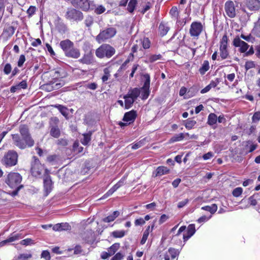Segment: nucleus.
Instances as JSON below:
<instances>
[{
    "label": "nucleus",
    "mask_w": 260,
    "mask_h": 260,
    "mask_svg": "<svg viewBox=\"0 0 260 260\" xmlns=\"http://www.w3.org/2000/svg\"><path fill=\"white\" fill-rule=\"evenodd\" d=\"M19 132L21 138L18 134L12 135L13 144L21 149L32 147L35 142L31 137L28 126L24 124L20 125Z\"/></svg>",
    "instance_id": "1"
},
{
    "label": "nucleus",
    "mask_w": 260,
    "mask_h": 260,
    "mask_svg": "<svg viewBox=\"0 0 260 260\" xmlns=\"http://www.w3.org/2000/svg\"><path fill=\"white\" fill-rule=\"evenodd\" d=\"M59 46L66 56L77 59L80 56L79 49L74 46V44L69 39L60 41Z\"/></svg>",
    "instance_id": "2"
},
{
    "label": "nucleus",
    "mask_w": 260,
    "mask_h": 260,
    "mask_svg": "<svg viewBox=\"0 0 260 260\" xmlns=\"http://www.w3.org/2000/svg\"><path fill=\"white\" fill-rule=\"evenodd\" d=\"M115 53V49L111 45L104 44L95 50L96 56L100 58L105 57L109 58Z\"/></svg>",
    "instance_id": "3"
},
{
    "label": "nucleus",
    "mask_w": 260,
    "mask_h": 260,
    "mask_svg": "<svg viewBox=\"0 0 260 260\" xmlns=\"http://www.w3.org/2000/svg\"><path fill=\"white\" fill-rule=\"evenodd\" d=\"M66 19L71 22H79L83 19V13L74 8H68L65 13Z\"/></svg>",
    "instance_id": "4"
},
{
    "label": "nucleus",
    "mask_w": 260,
    "mask_h": 260,
    "mask_svg": "<svg viewBox=\"0 0 260 260\" xmlns=\"http://www.w3.org/2000/svg\"><path fill=\"white\" fill-rule=\"evenodd\" d=\"M18 154L14 150H9L2 159L3 164L6 166H13L17 162Z\"/></svg>",
    "instance_id": "5"
},
{
    "label": "nucleus",
    "mask_w": 260,
    "mask_h": 260,
    "mask_svg": "<svg viewBox=\"0 0 260 260\" xmlns=\"http://www.w3.org/2000/svg\"><path fill=\"white\" fill-rule=\"evenodd\" d=\"M116 33V30L113 27L107 28L103 31L96 37V41L101 43L106 40L113 37Z\"/></svg>",
    "instance_id": "6"
},
{
    "label": "nucleus",
    "mask_w": 260,
    "mask_h": 260,
    "mask_svg": "<svg viewBox=\"0 0 260 260\" xmlns=\"http://www.w3.org/2000/svg\"><path fill=\"white\" fill-rule=\"evenodd\" d=\"M22 177L17 173H10L7 176L6 183L12 188L18 187L21 182Z\"/></svg>",
    "instance_id": "7"
},
{
    "label": "nucleus",
    "mask_w": 260,
    "mask_h": 260,
    "mask_svg": "<svg viewBox=\"0 0 260 260\" xmlns=\"http://www.w3.org/2000/svg\"><path fill=\"white\" fill-rule=\"evenodd\" d=\"M59 122V119L56 117H51L49 120L50 135L55 138L60 136V131L58 126Z\"/></svg>",
    "instance_id": "8"
},
{
    "label": "nucleus",
    "mask_w": 260,
    "mask_h": 260,
    "mask_svg": "<svg viewBox=\"0 0 260 260\" xmlns=\"http://www.w3.org/2000/svg\"><path fill=\"white\" fill-rule=\"evenodd\" d=\"M34 161L31 164V173L34 176L39 177L44 170V167L35 156H34Z\"/></svg>",
    "instance_id": "9"
},
{
    "label": "nucleus",
    "mask_w": 260,
    "mask_h": 260,
    "mask_svg": "<svg viewBox=\"0 0 260 260\" xmlns=\"http://www.w3.org/2000/svg\"><path fill=\"white\" fill-rule=\"evenodd\" d=\"M143 77L145 79V81L143 86L140 88V90H142V99L146 100L148 98L150 94V77L148 74H144Z\"/></svg>",
    "instance_id": "10"
},
{
    "label": "nucleus",
    "mask_w": 260,
    "mask_h": 260,
    "mask_svg": "<svg viewBox=\"0 0 260 260\" xmlns=\"http://www.w3.org/2000/svg\"><path fill=\"white\" fill-rule=\"evenodd\" d=\"M228 38L226 34H225L222 38L220 42V56L222 59H226L229 56V52L227 49Z\"/></svg>",
    "instance_id": "11"
},
{
    "label": "nucleus",
    "mask_w": 260,
    "mask_h": 260,
    "mask_svg": "<svg viewBox=\"0 0 260 260\" xmlns=\"http://www.w3.org/2000/svg\"><path fill=\"white\" fill-rule=\"evenodd\" d=\"M43 180L44 189L47 196L52 189V182L49 175V171L47 169H45Z\"/></svg>",
    "instance_id": "12"
},
{
    "label": "nucleus",
    "mask_w": 260,
    "mask_h": 260,
    "mask_svg": "<svg viewBox=\"0 0 260 260\" xmlns=\"http://www.w3.org/2000/svg\"><path fill=\"white\" fill-rule=\"evenodd\" d=\"M233 44L236 47H239V50L241 53L246 52L249 46L247 43L241 40L239 36L234 39Z\"/></svg>",
    "instance_id": "13"
},
{
    "label": "nucleus",
    "mask_w": 260,
    "mask_h": 260,
    "mask_svg": "<svg viewBox=\"0 0 260 260\" xmlns=\"http://www.w3.org/2000/svg\"><path fill=\"white\" fill-rule=\"evenodd\" d=\"M203 26L200 22H194L190 26L189 32L192 37H198L202 31Z\"/></svg>",
    "instance_id": "14"
},
{
    "label": "nucleus",
    "mask_w": 260,
    "mask_h": 260,
    "mask_svg": "<svg viewBox=\"0 0 260 260\" xmlns=\"http://www.w3.org/2000/svg\"><path fill=\"white\" fill-rule=\"evenodd\" d=\"M72 5L81 9L83 11H87L90 8V4L88 0H72Z\"/></svg>",
    "instance_id": "15"
},
{
    "label": "nucleus",
    "mask_w": 260,
    "mask_h": 260,
    "mask_svg": "<svg viewBox=\"0 0 260 260\" xmlns=\"http://www.w3.org/2000/svg\"><path fill=\"white\" fill-rule=\"evenodd\" d=\"M225 11L228 16L230 18L236 16L235 5L232 1H228L225 4Z\"/></svg>",
    "instance_id": "16"
},
{
    "label": "nucleus",
    "mask_w": 260,
    "mask_h": 260,
    "mask_svg": "<svg viewBox=\"0 0 260 260\" xmlns=\"http://www.w3.org/2000/svg\"><path fill=\"white\" fill-rule=\"evenodd\" d=\"M78 61L87 65L92 64L95 62L93 55L91 51L84 54L83 57L78 60Z\"/></svg>",
    "instance_id": "17"
},
{
    "label": "nucleus",
    "mask_w": 260,
    "mask_h": 260,
    "mask_svg": "<svg viewBox=\"0 0 260 260\" xmlns=\"http://www.w3.org/2000/svg\"><path fill=\"white\" fill-rule=\"evenodd\" d=\"M125 177L122 178L115 185L109 189L101 199H105L112 195L117 189L124 184Z\"/></svg>",
    "instance_id": "18"
},
{
    "label": "nucleus",
    "mask_w": 260,
    "mask_h": 260,
    "mask_svg": "<svg viewBox=\"0 0 260 260\" xmlns=\"http://www.w3.org/2000/svg\"><path fill=\"white\" fill-rule=\"evenodd\" d=\"M246 7L251 11H258L260 9L259 0H246Z\"/></svg>",
    "instance_id": "19"
},
{
    "label": "nucleus",
    "mask_w": 260,
    "mask_h": 260,
    "mask_svg": "<svg viewBox=\"0 0 260 260\" xmlns=\"http://www.w3.org/2000/svg\"><path fill=\"white\" fill-rule=\"evenodd\" d=\"M57 30L61 34H65L68 30L67 25L62 22L60 17H58L55 23Z\"/></svg>",
    "instance_id": "20"
},
{
    "label": "nucleus",
    "mask_w": 260,
    "mask_h": 260,
    "mask_svg": "<svg viewBox=\"0 0 260 260\" xmlns=\"http://www.w3.org/2000/svg\"><path fill=\"white\" fill-rule=\"evenodd\" d=\"M136 113L135 111L132 110L129 112H126L124 114V115L123 118V120L126 122H129V124L131 122L134 121L135 119L136 118Z\"/></svg>",
    "instance_id": "21"
},
{
    "label": "nucleus",
    "mask_w": 260,
    "mask_h": 260,
    "mask_svg": "<svg viewBox=\"0 0 260 260\" xmlns=\"http://www.w3.org/2000/svg\"><path fill=\"white\" fill-rule=\"evenodd\" d=\"M196 232L195 225L193 224H189L187 229V234H184L183 238L184 241H186L189 239Z\"/></svg>",
    "instance_id": "22"
},
{
    "label": "nucleus",
    "mask_w": 260,
    "mask_h": 260,
    "mask_svg": "<svg viewBox=\"0 0 260 260\" xmlns=\"http://www.w3.org/2000/svg\"><path fill=\"white\" fill-rule=\"evenodd\" d=\"M169 172H170V170L166 167L160 166V167H158L156 169V170L155 171V175H154V173H153V175L155 177L160 176L163 175L168 174L169 173Z\"/></svg>",
    "instance_id": "23"
},
{
    "label": "nucleus",
    "mask_w": 260,
    "mask_h": 260,
    "mask_svg": "<svg viewBox=\"0 0 260 260\" xmlns=\"http://www.w3.org/2000/svg\"><path fill=\"white\" fill-rule=\"evenodd\" d=\"M123 98L125 99L124 106L125 109L130 108L133 105L134 102L136 101L135 100H134V99H133L129 95L128 96L127 94L123 96Z\"/></svg>",
    "instance_id": "24"
},
{
    "label": "nucleus",
    "mask_w": 260,
    "mask_h": 260,
    "mask_svg": "<svg viewBox=\"0 0 260 260\" xmlns=\"http://www.w3.org/2000/svg\"><path fill=\"white\" fill-rule=\"evenodd\" d=\"M141 93L140 88H134L129 90L127 94L136 100Z\"/></svg>",
    "instance_id": "25"
},
{
    "label": "nucleus",
    "mask_w": 260,
    "mask_h": 260,
    "mask_svg": "<svg viewBox=\"0 0 260 260\" xmlns=\"http://www.w3.org/2000/svg\"><path fill=\"white\" fill-rule=\"evenodd\" d=\"M119 214L120 213L119 211H115L113 212L111 215L103 218L102 220L105 222H110L114 221L115 218L119 215Z\"/></svg>",
    "instance_id": "26"
},
{
    "label": "nucleus",
    "mask_w": 260,
    "mask_h": 260,
    "mask_svg": "<svg viewBox=\"0 0 260 260\" xmlns=\"http://www.w3.org/2000/svg\"><path fill=\"white\" fill-rule=\"evenodd\" d=\"M202 210L209 212L211 214H213L217 210V206L215 204H213L211 206H206L202 207Z\"/></svg>",
    "instance_id": "27"
},
{
    "label": "nucleus",
    "mask_w": 260,
    "mask_h": 260,
    "mask_svg": "<svg viewBox=\"0 0 260 260\" xmlns=\"http://www.w3.org/2000/svg\"><path fill=\"white\" fill-rule=\"evenodd\" d=\"M19 239V234H15L12 237H9L6 240H3L0 242V247H2L6 244L13 242Z\"/></svg>",
    "instance_id": "28"
},
{
    "label": "nucleus",
    "mask_w": 260,
    "mask_h": 260,
    "mask_svg": "<svg viewBox=\"0 0 260 260\" xmlns=\"http://www.w3.org/2000/svg\"><path fill=\"white\" fill-rule=\"evenodd\" d=\"M217 121V116L214 113H210L208 117V124L210 125H213L215 124Z\"/></svg>",
    "instance_id": "29"
},
{
    "label": "nucleus",
    "mask_w": 260,
    "mask_h": 260,
    "mask_svg": "<svg viewBox=\"0 0 260 260\" xmlns=\"http://www.w3.org/2000/svg\"><path fill=\"white\" fill-rule=\"evenodd\" d=\"M159 32L161 36H165L169 30V27L161 23L159 26Z\"/></svg>",
    "instance_id": "30"
},
{
    "label": "nucleus",
    "mask_w": 260,
    "mask_h": 260,
    "mask_svg": "<svg viewBox=\"0 0 260 260\" xmlns=\"http://www.w3.org/2000/svg\"><path fill=\"white\" fill-rule=\"evenodd\" d=\"M91 133L89 132L83 135V138L81 140V143L84 145L88 144L91 140Z\"/></svg>",
    "instance_id": "31"
},
{
    "label": "nucleus",
    "mask_w": 260,
    "mask_h": 260,
    "mask_svg": "<svg viewBox=\"0 0 260 260\" xmlns=\"http://www.w3.org/2000/svg\"><path fill=\"white\" fill-rule=\"evenodd\" d=\"M119 247L120 245L119 243H114L110 248H109L108 251L111 255H113L118 250Z\"/></svg>",
    "instance_id": "32"
},
{
    "label": "nucleus",
    "mask_w": 260,
    "mask_h": 260,
    "mask_svg": "<svg viewBox=\"0 0 260 260\" xmlns=\"http://www.w3.org/2000/svg\"><path fill=\"white\" fill-rule=\"evenodd\" d=\"M58 110L60 111V112L62 114V115H63L64 117H67L68 116L69 113H68V110L67 107L62 106L61 105H58L57 106H55Z\"/></svg>",
    "instance_id": "33"
},
{
    "label": "nucleus",
    "mask_w": 260,
    "mask_h": 260,
    "mask_svg": "<svg viewBox=\"0 0 260 260\" xmlns=\"http://www.w3.org/2000/svg\"><path fill=\"white\" fill-rule=\"evenodd\" d=\"M150 226H147V229H146V230L144 231V232L143 233L142 238L140 242V243L142 245H143L145 243V242L148 238V237L149 233H150Z\"/></svg>",
    "instance_id": "34"
},
{
    "label": "nucleus",
    "mask_w": 260,
    "mask_h": 260,
    "mask_svg": "<svg viewBox=\"0 0 260 260\" xmlns=\"http://www.w3.org/2000/svg\"><path fill=\"white\" fill-rule=\"evenodd\" d=\"M209 69V63L207 60H205L202 64V67L200 69V72L202 75H203Z\"/></svg>",
    "instance_id": "35"
},
{
    "label": "nucleus",
    "mask_w": 260,
    "mask_h": 260,
    "mask_svg": "<svg viewBox=\"0 0 260 260\" xmlns=\"http://www.w3.org/2000/svg\"><path fill=\"white\" fill-rule=\"evenodd\" d=\"M197 123L196 121L191 120V119H188L185 121V126L188 129H191Z\"/></svg>",
    "instance_id": "36"
},
{
    "label": "nucleus",
    "mask_w": 260,
    "mask_h": 260,
    "mask_svg": "<svg viewBox=\"0 0 260 260\" xmlns=\"http://www.w3.org/2000/svg\"><path fill=\"white\" fill-rule=\"evenodd\" d=\"M184 138V135L183 133H180L178 135H175L170 139L171 142H175L177 141H180Z\"/></svg>",
    "instance_id": "37"
},
{
    "label": "nucleus",
    "mask_w": 260,
    "mask_h": 260,
    "mask_svg": "<svg viewBox=\"0 0 260 260\" xmlns=\"http://www.w3.org/2000/svg\"><path fill=\"white\" fill-rule=\"evenodd\" d=\"M32 255L31 254H21L17 257L14 258L13 260H27V259L31 258Z\"/></svg>",
    "instance_id": "38"
},
{
    "label": "nucleus",
    "mask_w": 260,
    "mask_h": 260,
    "mask_svg": "<svg viewBox=\"0 0 260 260\" xmlns=\"http://www.w3.org/2000/svg\"><path fill=\"white\" fill-rule=\"evenodd\" d=\"M179 252L178 250L174 249V248H170L168 250V253L171 257L172 259H174L176 258V257L178 255Z\"/></svg>",
    "instance_id": "39"
},
{
    "label": "nucleus",
    "mask_w": 260,
    "mask_h": 260,
    "mask_svg": "<svg viewBox=\"0 0 260 260\" xmlns=\"http://www.w3.org/2000/svg\"><path fill=\"white\" fill-rule=\"evenodd\" d=\"M136 4H137L136 0H131L129 1V3L128 4V7H127V10L129 12L132 13L134 11V10L135 8Z\"/></svg>",
    "instance_id": "40"
},
{
    "label": "nucleus",
    "mask_w": 260,
    "mask_h": 260,
    "mask_svg": "<svg viewBox=\"0 0 260 260\" xmlns=\"http://www.w3.org/2000/svg\"><path fill=\"white\" fill-rule=\"evenodd\" d=\"M93 18L92 16H87L85 19L84 23L87 27H89L93 24Z\"/></svg>",
    "instance_id": "41"
},
{
    "label": "nucleus",
    "mask_w": 260,
    "mask_h": 260,
    "mask_svg": "<svg viewBox=\"0 0 260 260\" xmlns=\"http://www.w3.org/2000/svg\"><path fill=\"white\" fill-rule=\"evenodd\" d=\"M125 232L124 231H115L112 233V235L114 238H122L124 236Z\"/></svg>",
    "instance_id": "42"
},
{
    "label": "nucleus",
    "mask_w": 260,
    "mask_h": 260,
    "mask_svg": "<svg viewBox=\"0 0 260 260\" xmlns=\"http://www.w3.org/2000/svg\"><path fill=\"white\" fill-rule=\"evenodd\" d=\"M170 15L175 19H177L179 16V12L176 7H173L170 11Z\"/></svg>",
    "instance_id": "43"
},
{
    "label": "nucleus",
    "mask_w": 260,
    "mask_h": 260,
    "mask_svg": "<svg viewBox=\"0 0 260 260\" xmlns=\"http://www.w3.org/2000/svg\"><path fill=\"white\" fill-rule=\"evenodd\" d=\"M34 244V241L30 238H26L20 241V244L24 246L30 245Z\"/></svg>",
    "instance_id": "44"
},
{
    "label": "nucleus",
    "mask_w": 260,
    "mask_h": 260,
    "mask_svg": "<svg viewBox=\"0 0 260 260\" xmlns=\"http://www.w3.org/2000/svg\"><path fill=\"white\" fill-rule=\"evenodd\" d=\"M104 75L102 77V79L103 82H105L107 81L109 77L110 76L109 69L107 68H105L104 70Z\"/></svg>",
    "instance_id": "45"
},
{
    "label": "nucleus",
    "mask_w": 260,
    "mask_h": 260,
    "mask_svg": "<svg viewBox=\"0 0 260 260\" xmlns=\"http://www.w3.org/2000/svg\"><path fill=\"white\" fill-rule=\"evenodd\" d=\"M106 8L103 5H99L94 10V13L98 15L101 14L105 12Z\"/></svg>",
    "instance_id": "46"
},
{
    "label": "nucleus",
    "mask_w": 260,
    "mask_h": 260,
    "mask_svg": "<svg viewBox=\"0 0 260 260\" xmlns=\"http://www.w3.org/2000/svg\"><path fill=\"white\" fill-rule=\"evenodd\" d=\"M43 88L48 91H51L54 90L53 87V83L52 81L50 82L49 83L43 85Z\"/></svg>",
    "instance_id": "47"
},
{
    "label": "nucleus",
    "mask_w": 260,
    "mask_h": 260,
    "mask_svg": "<svg viewBox=\"0 0 260 260\" xmlns=\"http://www.w3.org/2000/svg\"><path fill=\"white\" fill-rule=\"evenodd\" d=\"M243 189L241 187H237L233 191V195L235 197H239L242 193Z\"/></svg>",
    "instance_id": "48"
},
{
    "label": "nucleus",
    "mask_w": 260,
    "mask_h": 260,
    "mask_svg": "<svg viewBox=\"0 0 260 260\" xmlns=\"http://www.w3.org/2000/svg\"><path fill=\"white\" fill-rule=\"evenodd\" d=\"M255 67L254 62L252 61H247L245 64V68L246 71Z\"/></svg>",
    "instance_id": "49"
},
{
    "label": "nucleus",
    "mask_w": 260,
    "mask_h": 260,
    "mask_svg": "<svg viewBox=\"0 0 260 260\" xmlns=\"http://www.w3.org/2000/svg\"><path fill=\"white\" fill-rule=\"evenodd\" d=\"M258 196V194L256 193V194H255L249 198V202H250L251 205L255 206L256 205L257 201H256V199H255V198L256 197V196Z\"/></svg>",
    "instance_id": "50"
},
{
    "label": "nucleus",
    "mask_w": 260,
    "mask_h": 260,
    "mask_svg": "<svg viewBox=\"0 0 260 260\" xmlns=\"http://www.w3.org/2000/svg\"><path fill=\"white\" fill-rule=\"evenodd\" d=\"M12 71V67L10 63H7L6 64L4 69V72L5 74L8 75Z\"/></svg>",
    "instance_id": "51"
},
{
    "label": "nucleus",
    "mask_w": 260,
    "mask_h": 260,
    "mask_svg": "<svg viewBox=\"0 0 260 260\" xmlns=\"http://www.w3.org/2000/svg\"><path fill=\"white\" fill-rule=\"evenodd\" d=\"M161 57V55L160 54L158 55H153L149 57V60L151 62H153L159 59Z\"/></svg>",
    "instance_id": "52"
},
{
    "label": "nucleus",
    "mask_w": 260,
    "mask_h": 260,
    "mask_svg": "<svg viewBox=\"0 0 260 260\" xmlns=\"http://www.w3.org/2000/svg\"><path fill=\"white\" fill-rule=\"evenodd\" d=\"M53 83L54 90L58 89L64 85V83L62 81H59L58 83H55V82H53Z\"/></svg>",
    "instance_id": "53"
},
{
    "label": "nucleus",
    "mask_w": 260,
    "mask_h": 260,
    "mask_svg": "<svg viewBox=\"0 0 260 260\" xmlns=\"http://www.w3.org/2000/svg\"><path fill=\"white\" fill-rule=\"evenodd\" d=\"M60 225L61 231L71 230V226L68 223H61Z\"/></svg>",
    "instance_id": "54"
},
{
    "label": "nucleus",
    "mask_w": 260,
    "mask_h": 260,
    "mask_svg": "<svg viewBox=\"0 0 260 260\" xmlns=\"http://www.w3.org/2000/svg\"><path fill=\"white\" fill-rule=\"evenodd\" d=\"M36 8L35 6H30L27 10V13L29 17L31 16L36 12Z\"/></svg>",
    "instance_id": "55"
},
{
    "label": "nucleus",
    "mask_w": 260,
    "mask_h": 260,
    "mask_svg": "<svg viewBox=\"0 0 260 260\" xmlns=\"http://www.w3.org/2000/svg\"><path fill=\"white\" fill-rule=\"evenodd\" d=\"M142 45L144 49H148L150 47V41L148 38H145L142 41Z\"/></svg>",
    "instance_id": "56"
},
{
    "label": "nucleus",
    "mask_w": 260,
    "mask_h": 260,
    "mask_svg": "<svg viewBox=\"0 0 260 260\" xmlns=\"http://www.w3.org/2000/svg\"><path fill=\"white\" fill-rule=\"evenodd\" d=\"M124 257V255L121 252L117 253L111 260H121Z\"/></svg>",
    "instance_id": "57"
},
{
    "label": "nucleus",
    "mask_w": 260,
    "mask_h": 260,
    "mask_svg": "<svg viewBox=\"0 0 260 260\" xmlns=\"http://www.w3.org/2000/svg\"><path fill=\"white\" fill-rule=\"evenodd\" d=\"M25 61V57L24 55H21L18 61V66L21 67Z\"/></svg>",
    "instance_id": "58"
},
{
    "label": "nucleus",
    "mask_w": 260,
    "mask_h": 260,
    "mask_svg": "<svg viewBox=\"0 0 260 260\" xmlns=\"http://www.w3.org/2000/svg\"><path fill=\"white\" fill-rule=\"evenodd\" d=\"M41 257L45 258L46 260L50 259V255L49 251L47 250L43 251L41 254Z\"/></svg>",
    "instance_id": "59"
},
{
    "label": "nucleus",
    "mask_w": 260,
    "mask_h": 260,
    "mask_svg": "<svg viewBox=\"0 0 260 260\" xmlns=\"http://www.w3.org/2000/svg\"><path fill=\"white\" fill-rule=\"evenodd\" d=\"M85 87L87 88H88V89H90L91 90H95L98 87V85H97V84H96L95 83H90L86 84L85 85Z\"/></svg>",
    "instance_id": "60"
},
{
    "label": "nucleus",
    "mask_w": 260,
    "mask_h": 260,
    "mask_svg": "<svg viewBox=\"0 0 260 260\" xmlns=\"http://www.w3.org/2000/svg\"><path fill=\"white\" fill-rule=\"evenodd\" d=\"M22 187H23V185H20L18 187H15V189L14 191H12L11 192H10L9 194L11 196H12L13 197H14V196H16L18 194V191Z\"/></svg>",
    "instance_id": "61"
},
{
    "label": "nucleus",
    "mask_w": 260,
    "mask_h": 260,
    "mask_svg": "<svg viewBox=\"0 0 260 260\" xmlns=\"http://www.w3.org/2000/svg\"><path fill=\"white\" fill-rule=\"evenodd\" d=\"M188 199H186L181 202H179L177 205L178 208H181L183 207L188 203Z\"/></svg>",
    "instance_id": "62"
},
{
    "label": "nucleus",
    "mask_w": 260,
    "mask_h": 260,
    "mask_svg": "<svg viewBox=\"0 0 260 260\" xmlns=\"http://www.w3.org/2000/svg\"><path fill=\"white\" fill-rule=\"evenodd\" d=\"M56 144L62 146H66L68 144V142L65 139H60L57 141Z\"/></svg>",
    "instance_id": "63"
},
{
    "label": "nucleus",
    "mask_w": 260,
    "mask_h": 260,
    "mask_svg": "<svg viewBox=\"0 0 260 260\" xmlns=\"http://www.w3.org/2000/svg\"><path fill=\"white\" fill-rule=\"evenodd\" d=\"M19 89H26L27 87V83L26 81L23 80L20 82L18 85Z\"/></svg>",
    "instance_id": "64"
}]
</instances>
